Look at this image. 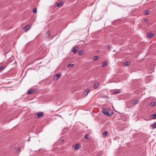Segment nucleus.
Listing matches in <instances>:
<instances>
[{"mask_svg":"<svg viewBox=\"0 0 156 156\" xmlns=\"http://www.w3.org/2000/svg\"><path fill=\"white\" fill-rule=\"evenodd\" d=\"M20 150V148H18V151H19V150Z\"/></svg>","mask_w":156,"mask_h":156,"instance_id":"c85d7f7f","label":"nucleus"},{"mask_svg":"<svg viewBox=\"0 0 156 156\" xmlns=\"http://www.w3.org/2000/svg\"><path fill=\"white\" fill-rule=\"evenodd\" d=\"M50 36V32L48 31L46 33V37L48 38H49Z\"/></svg>","mask_w":156,"mask_h":156,"instance_id":"9d476101","label":"nucleus"},{"mask_svg":"<svg viewBox=\"0 0 156 156\" xmlns=\"http://www.w3.org/2000/svg\"><path fill=\"white\" fill-rule=\"evenodd\" d=\"M150 11L147 10L144 12V14L145 15H148L150 14Z\"/></svg>","mask_w":156,"mask_h":156,"instance_id":"6ab92c4d","label":"nucleus"},{"mask_svg":"<svg viewBox=\"0 0 156 156\" xmlns=\"http://www.w3.org/2000/svg\"><path fill=\"white\" fill-rule=\"evenodd\" d=\"M99 58V57L98 56H94L93 58V60H95L97 59H98Z\"/></svg>","mask_w":156,"mask_h":156,"instance_id":"dca6fc26","label":"nucleus"},{"mask_svg":"<svg viewBox=\"0 0 156 156\" xmlns=\"http://www.w3.org/2000/svg\"><path fill=\"white\" fill-rule=\"evenodd\" d=\"M29 93H30L29 90H28L27 93L28 94H29Z\"/></svg>","mask_w":156,"mask_h":156,"instance_id":"cd10ccee","label":"nucleus"},{"mask_svg":"<svg viewBox=\"0 0 156 156\" xmlns=\"http://www.w3.org/2000/svg\"><path fill=\"white\" fill-rule=\"evenodd\" d=\"M147 20H147H146L145 21H146Z\"/></svg>","mask_w":156,"mask_h":156,"instance_id":"7c9ffc66","label":"nucleus"},{"mask_svg":"<svg viewBox=\"0 0 156 156\" xmlns=\"http://www.w3.org/2000/svg\"><path fill=\"white\" fill-rule=\"evenodd\" d=\"M149 105L151 106H156V102H151L149 103Z\"/></svg>","mask_w":156,"mask_h":156,"instance_id":"7ed1b4c3","label":"nucleus"},{"mask_svg":"<svg viewBox=\"0 0 156 156\" xmlns=\"http://www.w3.org/2000/svg\"><path fill=\"white\" fill-rule=\"evenodd\" d=\"M5 68V66H1L0 67V71L4 69Z\"/></svg>","mask_w":156,"mask_h":156,"instance_id":"a211bd4d","label":"nucleus"},{"mask_svg":"<svg viewBox=\"0 0 156 156\" xmlns=\"http://www.w3.org/2000/svg\"><path fill=\"white\" fill-rule=\"evenodd\" d=\"M36 90L34 89H30V94H33L35 92Z\"/></svg>","mask_w":156,"mask_h":156,"instance_id":"6e6552de","label":"nucleus"},{"mask_svg":"<svg viewBox=\"0 0 156 156\" xmlns=\"http://www.w3.org/2000/svg\"><path fill=\"white\" fill-rule=\"evenodd\" d=\"M73 65L74 64H69L68 65V67L69 68L72 67Z\"/></svg>","mask_w":156,"mask_h":156,"instance_id":"393cba45","label":"nucleus"},{"mask_svg":"<svg viewBox=\"0 0 156 156\" xmlns=\"http://www.w3.org/2000/svg\"><path fill=\"white\" fill-rule=\"evenodd\" d=\"M152 127L153 128H156V122H154L153 123Z\"/></svg>","mask_w":156,"mask_h":156,"instance_id":"4be33fe9","label":"nucleus"},{"mask_svg":"<svg viewBox=\"0 0 156 156\" xmlns=\"http://www.w3.org/2000/svg\"><path fill=\"white\" fill-rule=\"evenodd\" d=\"M44 114L42 112H39L37 114H36L34 115V117L36 119L41 118L43 116Z\"/></svg>","mask_w":156,"mask_h":156,"instance_id":"f03ea898","label":"nucleus"},{"mask_svg":"<svg viewBox=\"0 0 156 156\" xmlns=\"http://www.w3.org/2000/svg\"><path fill=\"white\" fill-rule=\"evenodd\" d=\"M33 12L34 13H36L37 12V9L36 8H35L33 9Z\"/></svg>","mask_w":156,"mask_h":156,"instance_id":"b1692460","label":"nucleus"},{"mask_svg":"<svg viewBox=\"0 0 156 156\" xmlns=\"http://www.w3.org/2000/svg\"><path fill=\"white\" fill-rule=\"evenodd\" d=\"M108 134V132L106 131H105L103 133V136H106Z\"/></svg>","mask_w":156,"mask_h":156,"instance_id":"2eb2a0df","label":"nucleus"},{"mask_svg":"<svg viewBox=\"0 0 156 156\" xmlns=\"http://www.w3.org/2000/svg\"><path fill=\"white\" fill-rule=\"evenodd\" d=\"M147 20H147H146L145 21H146Z\"/></svg>","mask_w":156,"mask_h":156,"instance_id":"2f4dec72","label":"nucleus"},{"mask_svg":"<svg viewBox=\"0 0 156 156\" xmlns=\"http://www.w3.org/2000/svg\"><path fill=\"white\" fill-rule=\"evenodd\" d=\"M102 112L105 115L111 116L112 114V112H109V111L108 109H103L102 110Z\"/></svg>","mask_w":156,"mask_h":156,"instance_id":"f257e3e1","label":"nucleus"},{"mask_svg":"<svg viewBox=\"0 0 156 156\" xmlns=\"http://www.w3.org/2000/svg\"><path fill=\"white\" fill-rule=\"evenodd\" d=\"M150 117L152 119H156V114L151 115Z\"/></svg>","mask_w":156,"mask_h":156,"instance_id":"f8f14e48","label":"nucleus"},{"mask_svg":"<svg viewBox=\"0 0 156 156\" xmlns=\"http://www.w3.org/2000/svg\"><path fill=\"white\" fill-rule=\"evenodd\" d=\"M77 47H74L73 48V49L72 50V51H73L74 53H76L77 51V49L76 48H77Z\"/></svg>","mask_w":156,"mask_h":156,"instance_id":"ddd939ff","label":"nucleus"},{"mask_svg":"<svg viewBox=\"0 0 156 156\" xmlns=\"http://www.w3.org/2000/svg\"><path fill=\"white\" fill-rule=\"evenodd\" d=\"M147 20H147H146L145 21H146Z\"/></svg>","mask_w":156,"mask_h":156,"instance_id":"c756f323","label":"nucleus"},{"mask_svg":"<svg viewBox=\"0 0 156 156\" xmlns=\"http://www.w3.org/2000/svg\"><path fill=\"white\" fill-rule=\"evenodd\" d=\"M56 5H57L58 7L60 8L63 5V3L62 2H60V3H57Z\"/></svg>","mask_w":156,"mask_h":156,"instance_id":"0eeeda50","label":"nucleus"},{"mask_svg":"<svg viewBox=\"0 0 156 156\" xmlns=\"http://www.w3.org/2000/svg\"><path fill=\"white\" fill-rule=\"evenodd\" d=\"M98 83H95L94 85V88L95 89L97 88L98 87Z\"/></svg>","mask_w":156,"mask_h":156,"instance_id":"412c9836","label":"nucleus"},{"mask_svg":"<svg viewBox=\"0 0 156 156\" xmlns=\"http://www.w3.org/2000/svg\"><path fill=\"white\" fill-rule=\"evenodd\" d=\"M138 102V101L137 100H133L132 101V104L133 105H136L137 104Z\"/></svg>","mask_w":156,"mask_h":156,"instance_id":"423d86ee","label":"nucleus"},{"mask_svg":"<svg viewBox=\"0 0 156 156\" xmlns=\"http://www.w3.org/2000/svg\"><path fill=\"white\" fill-rule=\"evenodd\" d=\"M78 54L80 55H81L83 54L82 51H79L78 52Z\"/></svg>","mask_w":156,"mask_h":156,"instance_id":"a878e982","label":"nucleus"},{"mask_svg":"<svg viewBox=\"0 0 156 156\" xmlns=\"http://www.w3.org/2000/svg\"><path fill=\"white\" fill-rule=\"evenodd\" d=\"M152 35H153V34H152L151 33H150L148 34L147 35V36L148 38H150L152 37Z\"/></svg>","mask_w":156,"mask_h":156,"instance_id":"aec40b11","label":"nucleus"},{"mask_svg":"<svg viewBox=\"0 0 156 156\" xmlns=\"http://www.w3.org/2000/svg\"><path fill=\"white\" fill-rule=\"evenodd\" d=\"M29 28V25H27L23 28V30L25 31H26Z\"/></svg>","mask_w":156,"mask_h":156,"instance_id":"1a4fd4ad","label":"nucleus"},{"mask_svg":"<svg viewBox=\"0 0 156 156\" xmlns=\"http://www.w3.org/2000/svg\"><path fill=\"white\" fill-rule=\"evenodd\" d=\"M130 62H124L123 63V64L124 66H129L130 64Z\"/></svg>","mask_w":156,"mask_h":156,"instance_id":"9b49d317","label":"nucleus"},{"mask_svg":"<svg viewBox=\"0 0 156 156\" xmlns=\"http://www.w3.org/2000/svg\"><path fill=\"white\" fill-rule=\"evenodd\" d=\"M120 93V91L119 90H117L116 91H114L113 92V94H119Z\"/></svg>","mask_w":156,"mask_h":156,"instance_id":"f3484780","label":"nucleus"},{"mask_svg":"<svg viewBox=\"0 0 156 156\" xmlns=\"http://www.w3.org/2000/svg\"><path fill=\"white\" fill-rule=\"evenodd\" d=\"M61 75L60 74H57L55 75L54 78L55 80H57L60 77Z\"/></svg>","mask_w":156,"mask_h":156,"instance_id":"39448f33","label":"nucleus"},{"mask_svg":"<svg viewBox=\"0 0 156 156\" xmlns=\"http://www.w3.org/2000/svg\"><path fill=\"white\" fill-rule=\"evenodd\" d=\"M79 148V144H76L75 146V149L76 150L78 149Z\"/></svg>","mask_w":156,"mask_h":156,"instance_id":"4468645a","label":"nucleus"},{"mask_svg":"<svg viewBox=\"0 0 156 156\" xmlns=\"http://www.w3.org/2000/svg\"><path fill=\"white\" fill-rule=\"evenodd\" d=\"M84 138L86 139H88V135L87 134L85 135L84 136Z\"/></svg>","mask_w":156,"mask_h":156,"instance_id":"bb28decb","label":"nucleus"},{"mask_svg":"<svg viewBox=\"0 0 156 156\" xmlns=\"http://www.w3.org/2000/svg\"><path fill=\"white\" fill-rule=\"evenodd\" d=\"M107 65V63L105 62H103V64L102 65V67H103Z\"/></svg>","mask_w":156,"mask_h":156,"instance_id":"5701e85b","label":"nucleus"},{"mask_svg":"<svg viewBox=\"0 0 156 156\" xmlns=\"http://www.w3.org/2000/svg\"><path fill=\"white\" fill-rule=\"evenodd\" d=\"M90 91V90L89 89H87L84 91L83 94L85 95H86Z\"/></svg>","mask_w":156,"mask_h":156,"instance_id":"20e7f679","label":"nucleus"}]
</instances>
